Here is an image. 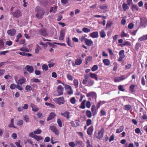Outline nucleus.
I'll return each mask as SVG.
<instances>
[{"label": "nucleus", "mask_w": 147, "mask_h": 147, "mask_svg": "<svg viewBox=\"0 0 147 147\" xmlns=\"http://www.w3.org/2000/svg\"><path fill=\"white\" fill-rule=\"evenodd\" d=\"M54 100L55 103L59 105L63 104L65 102V100L63 96L59 98H55Z\"/></svg>", "instance_id": "f257e3e1"}, {"label": "nucleus", "mask_w": 147, "mask_h": 147, "mask_svg": "<svg viewBox=\"0 0 147 147\" xmlns=\"http://www.w3.org/2000/svg\"><path fill=\"white\" fill-rule=\"evenodd\" d=\"M50 129L57 136H58L59 135V131L57 129L56 126L54 125H51L50 127Z\"/></svg>", "instance_id": "f03ea898"}, {"label": "nucleus", "mask_w": 147, "mask_h": 147, "mask_svg": "<svg viewBox=\"0 0 147 147\" xmlns=\"http://www.w3.org/2000/svg\"><path fill=\"white\" fill-rule=\"evenodd\" d=\"M124 53L125 51L123 50H121L119 51V57L118 59V61L119 62L122 61L125 58V56Z\"/></svg>", "instance_id": "7ed1b4c3"}, {"label": "nucleus", "mask_w": 147, "mask_h": 147, "mask_svg": "<svg viewBox=\"0 0 147 147\" xmlns=\"http://www.w3.org/2000/svg\"><path fill=\"white\" fill-rule=\"evenodd\" d=\"M63 88L61 85H59L57 88V91L58 93L57 96L61 95L63 93Z\"/></svg>", "instance_id": "20e7f679"}, {"label": "nucleus", "mask_w": 147, "mask_h": 147, "mask_svg": "<svg viewBox=\"0 0 147 147\" xmlns=\"http://www.w3.org/2000/svg\"><path fill=\"white\" fill-rule=\"evenodd\" d=\"M13 17L16 18H19L22 16V13L20 11L17 9L15 11L12 13Z\"/></svg>", "instance_id": "39448f33"}, {"label": "nucleus", "mask_w": 147, "mask_h": 147, "mask_svg": "<svg viewBox=\"0 0 147 147\" xmlns=\"http://www.w3.org/2000/svg\"><path fill=\"white\" fill-rule=\"evenodd\" d=\"M127 77V76L126 77H125V75H121V76L118 77L116 78L114 80L115 82H119L125 80L126 78Z\"/></svg>", "instance_id": "423d86ee"}, {"label": "nucleus", "mask_w": 147, "mask_h": 147, "mask_svg": "<svg viewBox=\"0 0 147 147\" xmlns=\"http://www.w3.org/2000/svg\"><path fill=\"white\" fill-rule=\"evenodd\" d=\"M16 31L14 29H12L10 30H8L7 31V34L11 36H14L15 35Z\"/></svg>", "instance_id": "0eeeda50"}, {"label": "nucleus", "mask_w": 147, "mask_h": 147, "mask_svg": "<svg viewBox=\"0 0 147 147\" xmlns=\"http://www.w3.org/2000/svg\"><path fill=\"white\" fill-rule=\"evenodd\" d=\"M25 69L30 73H32L33 72L34 68L32 66L27 65L26 66Z\"/></svg>", "instance_id": "6e6552de"}, {"label": "nucleus", "mask_w": 147, "mask_h": 147, "mask_svg": "<svg viewBox=\"0 0 147 147\" xmlns=\"http://www.w3.org/2000/svg\"><path fill=\"white\" fill-rule=\"evenodd\" d=\"M56 116V115L55 113L53 112L51 113L47 119V121H49L52 119L54 118Z\"/></svg>", "instance_id": "1a4fd4ad"}, {"label": "nucleus", "mask_w": 147, "mask_h": 147, "mask_svg": "<svg viewBox=\"0 0 147 147\" xmlns=\"http://www.w3.org/2000/svg\"><path fill=\"white\" fill-rule=\"evenodd\" d=\"M70 113L69 112L66 111L64 113H61V115L66 117L67 119H69L70 118Z\"/></svg>", "instance_id": "9d476101"}, {"label": "nucleus", "mask_w": 147, "mask_h": 147, "mask_svg": "<svg viewBox=\"0 0 147 147\" xmlns=\"http://www.w3.org/2000/svg\"><path fill=\"white\" fill-rule=\"evenodd\" d=\"M84 43L86 45L88 46H91L93 45V42L91 40L87 38L86 41L84 42Z\"/></svg>", "instance_id": "9b49d317"}, {"label": "nucleus", "mask_w": 147, "mask_h": 147, "mask_svg": "<svg viewBox=\"0 0 147 147\" xmlns=\"http://www.w3.org/2000/svg\"><path fill=\"white\" fill-rule=\"evenodd\" d=\"M89 35L92 38H96L98 36V34L97 32H95L90 33Z\"/></svg>", "instance_id": "f8f14e48"}, {"label": "nucleus", "mask_w": 147, "mask_h": 147, "mask_svg": "<svg viewBox=\"0 0 147 147\" xmlns=\"http://www.w3.org/2000/svg\"><path fill=\"white\" fill-rule=\"evenodd\" d=\"M65 32L64 30H61L60 31L59 39L60 40H62L64 38Z\"/></svg>", "instance_id": "ddd939ff"}, {"label": "nucleus", "mask_w": 147, "mask_h": 147, "mask_svg": "<svg viewBox=\"0 0 147 147\" xmlns=\"http://www.w3.org/2000/svg\"><path fill=\"white\" fill-rule=\"evenodd\" d=\"M26 81V80L25 78H22L19 79L18 82H17V83L18 84L22 85L25 83Z\"/></svg>", "instance_id": "4468645a"}, {"label": "nucleus", "mask_w": 147, "mask_h": 147, "mask_svg": "<svg viewBox=\"0 0 147 147\" xmlns=\"http://www.w3.org/2000/svg\"><path fill=\"white\" fill-rule=\"evenodd\" d=\"M84 79L82 81V84L83 85L86 84L87 82L88 79L89 78V75L86 74L85 75L84 77Z\"/></svg>", "instance_id": "2eb2a0df"}, {"label": "nucleus", "mask_w": 147, "mask_h": 147, "mask_svg": "<svg viewBox=\"0 0 147 147\" xmlns=\"http://www.w3.org/2000/svg\"><path fill=\"white\" fill-rule=\"evenodd\" d=\"M30 106L32 108V110L33 111L36 112L39 110V108L34 104L32 103Z\"/></svg>", "instance_id": "dca6fc26"}, {"label": "nucleus", "mask_w": 147, "mask_h": 147, "mask_svg": "<svg viewBox=\"0 0 147 147\" xmlns=\"http://www.w3.org/2000/svg\"><path fill=\"white\" fill-rule=\"evenodd\" d=\"M39 32L40 34L43 36H45L47 35L46 30L45 28L40 29L39 31Z\"/></svg>", "instance_id": "f3484780"}, {"label": "nucleus", "mask_w": 147, "mask_h": 147, "mask_svg": "<svg viewBox=\"0 0 147 147\" xmlns=\"http://www.w3.org/2000/svg\"><path fill=\"white\" fill-rule=\"evenodd\" d=\"M38 13H39L40 15L38 13L36 15V17L38 19L42 18L43 17V15L44 14V12L43 11H41V12H39V11H38Z\"/></svg>", "instance_id": "a211bd4d"}, {"label": "nucleus", "mask_w": 147, "mask_h": 147, "mask_svg": "<svg viewBox=\"0 0 147 147\" xmlns=\"http://www.w3.org/2000/svg\"><path fill=\"white\" fill-rule=\"evenodd\" d=\"M93 131V127L92 126H91L88 128L87 132V134L90 135L92 134Z\"/></svg>", "instance_id": "6ab92c4d"}, {"label": "nucleus", "mask_w": 147, "mask_h": 147, "mask_svg": "<svg viewBox=\"0 0 147 147\" xmlns=\"http://www.w3.org/2000/svg\"><path fill=\"white\" fill-rule=\"evenodd\" d=\"M86 60V64L87 65L88 63L91 62L92 60V56H89L85 59Z\"/></svg>", "instance_id": "aec40b11"}, {"label": "nucleus", "mask_w": 147, "mask_h": 147, "mask_svg": "<svg viewBox=\"0 0 147 147\" xmlns=\"http://www.w3.org/2000/svg\"><path fill=\"white\" fill-rule=\"evenodd\" d=\"M89 77L95 79L96 80H98V77L96 74L92 73H90Z\"/></svg>", "instance_id": "412c9836"}, {"label": "nucleus", "mask_w": 147, "mask_h": 147, "mask_svg": "<svg viewBox=\"0 0 147 147\" xmlns=\"http://www.w3.org/2000/svg\"><path fill=\"white\" fill-rule=\"evenodd\" d=\"M103 62L105 66H108L110 65V62L108 59H105L103 60Z\"/></svg>", "instance_id": "4be33fe9"}, {"label": "nucleus", "mask_w": 147, "mask_h": 147, "mask_svg": "<svg viewBox=\"0 0 147 147\" xmlns=\"http://www.w3.org/2000/svg\"><path fill=\"white\" fill-rule=\"evenodd\" d=\"M94 135L95 137L99 139H100L101 138V130L99 131L98 133L95 132Z\"/></svg>", "instance_id": "5701e85b"}, {"label": "nucleus", "mask_w": 147, "mask_h": 147, "mask_svg": "<svg viewBox=\"0 0 147 147\" xmlns=\"http://www.w3.org/2000/svg\"><path fill=\"white\" fill-rule=\"evenodd\" d=\"M91 110L93 113L94 115H95L96 113V107L95 105H93L92 106Z\"/></svg>", "instance_id": "b1692460"}, {"label": "nucleus", "mask_w": 147, "mask_h": 147, "mask_svg": "<svg viewBox=\"0 0 147 147\" xmlns=\"http://www.w3.org/2000/svg\"><path fill=\"white\" fill-rule=\"evenodd\" d=\"M82 62V60L79 59H77L75 61V63L76 65H80Z\"/></svg>", "instance_id": "393cba45"}, {"label": "nucleus", "mask_w": 147, "mask_h": 147, "mask_svg": "<svg viewBox=\"0 0 147 147\" xmlns=\"http://www.w3.org/2000/svg\"><path fill=\"white\" fill-rule=\"evenodd\" d=\"M87 97H89V96H91L93 97H94V98H96V95L95 93L91 92H90L88 94H87L86 95Z\"/></svg>", "instance_id": "a878e982"}, {"label": "nucleus", "mask_w": 147, "mask_h": 147, "mask_svg": "<svg viewBox=\"0 0 147 147\" xmlns=\"http://www.w3.org/2000/svg\"><path fill=\"white\" fill-rule=\"evenodd\" d=\"M125 45H127L129 46H130L131 45V44L129 42L126 41H125L123 44H120L119 46L123 47Z\"/></svg>", "instance_id": "bb28decb"}, {"label": "nucleus", "mask_w": 147, "mask_h": 147, "mask_svg": "<svg viewBox=\"0 0 147 147\" xmlns=\"http://www.w3.org/2000/svg\"><path fill=\"white\" fill-rule=\"evenodd\" d=\"M124 129V127L123 126H120L118 129H117L116 133H119L122 132Z\"/></svg>", "instance_id": "cd10ccee"}, {"label": "nucleus", "mask_w": 147, "mask_h": 147, "mask_svg": "<svg viewBox=\"0 0 147 147\" xmlns=\"http://www.w3.org/2000/svg\"><path fill=\"white\" fill-rule=\"evenodd\" d=\"M87 83L88 84V86H91L94 83V81L89 78L88 80Z\"/></svg>", "instance_id": "c85d7f7f"}, {"label": "nucleus", "mask_w": 147, "mask_h": 147, "mask_svg": "<svg viewBox=\"0 0 147 147\" xmlns=\"http://www.w3.org/2000/svg\"><path fill=\"white\" fill-rule=\"evenodd\" d=\"M74 85L76 88L78 87L79 82L78 80L76 79H75L73 81Z\"/></svg>", "instance_id": "c756f323"}, {"label": "nucleus", "mask_w": 147, "mask_h": 147, "mask_svg": "<svg viewBox=\"0 0 147 147\" xmlns=\"http://www.w3.org/2000/svg\"><path fill=\"white\" fill-rule=\"evenodd\" d=\"M67 77L69 80L71 81H72L74 78V77L72 76L70 74H67Z\"/></svg>", "instance_id": "7c9ffc66"}, {"label": "nucleus", "mask_w": 147, "mask_h": 147, "mask_svg": "<svg viewBox=\"0 0 147 147\" xmlns=\"http://www.w3.org/2000/svg\"><path fill=\"white\" fill-rule=\"evenodd\" d=\"M122 7L123 10L125 11L129 9V7L125 3H123L122 4Z\"/></svg>", "instance_id": "2f4dec72"}, {"label": "nucleus", "mask_w": 147, "mask_h": 147, "mask_svg": "<svg viewBox=\"0 0 147 147\" xmlns=\"http://www.w3.org/2000/svg\"><path fill=\"white\" fill-rule=\"evenodd\" d=\"M86 115L87 117L90 118L92 117V113L89 110H87L86 112Z\"/></svg>", "instance_id": "473e14b6"}, {"label": "nucleus", "mask_w": 147, "mask_h": 147, "mask_svg": "<svg viewBox=\"0 0 147 147\" xmlns=\"http://www.w3.org/2000/svg\"><path fill=\"white\" fill-rule=\"evenodd\" d=\"M86 102V100H84L81 102V106L80 108L82 109H84L85 108V104Z\"/></svg>", "instance_id": "72a5a7b5"}, {"label": "nucleus", "mask_w": 147, "mask_h": 147, "mask_svg": "<svg viewBox=\"0 0 147 147\" xmlns=\"http://www.w3.org/2000/svg\"><path fill=\"white\" fill-rule=\"evenodd\" d=\"M136 86L135 84H132L129 87V90L132 92H134V88Z\"/></svg>", "instance_id": "f704fd0d"}, {"label": "nucleus", "mask_w": 147, "mask_h": 147, "mask_svg": "<svg viewBox=\"0 0 147 147\" xmlns=\"http://www.w3.org/2000/svg\"><path fill=\"white\" fill-rule=\"evenodd\" d=\"M141 47V44L139 42H137L136 44L135 47V50L138 51L140 47Z\"/></svg>", "instance_id": "c9c22d12"}, {"label": "nucleus", "mask_w": 147, "mask_h": 147, "mask_svg": "<svg viewBox=\"0 0 147 147\" xmlns=\"http://www.w3.org/2000/svg\"><path fill=\"white\" fill-rule=\"evenodd\" d=\"M75 142L76 146H80L82 144V142L80 140H77Z\"/></svg>", "instance_id": "e433bc0d"}, {"label": "nucleus", "mask_w": 147, "mask_h": 147, "mask_svg": "<svg viewBox=\"0 0 147 147\" xmlns=\"http://www.w3.org/2000/svg\"><path fill=\"white\" fill-rule=\"evenodd\" d=\"M131 9L133 11H134L135 10L138 11V8L136 5L133 4L131 6Z\"/></svg>", "instance_id": "4c0bfd02"}, {"label": "nucleus", "mask_w": 147, "mask_h": 147, "mask_svg": "<svg viewBox=\"0 0 147 147\" xmlns=\"http://www.w3.org/2000/svg\"><path fill=\"white\" fill-rule=\"evenodd\" d=\"M114 67L113 70L115 71H117L118 68V64L116 62H114L113 63Z\"/></svg>", "instance_id": "58836bf2"}, {"label": "nucleus", "mask_w": 147, "mask_h": 147, "mask_svg": "<svg viewBox=\"0 0 147 147\" xmlns=\"http://www.w3.org/2000/svg\"><path fill=\"white\" fill-rule=\"evenodd\" d=\"M82 30L85 33H88L90 32V29L85 27L82 28Z\"/></svg>", "instance_id": "ea45409f"}, {"label": "nucleus", "mask_w": 147, "mask_h": 147, "mask_svg": "<svg viewBox=\"0 0 147 147\" xmlns=\"http://www.w3.org/2000/svg\"><path fill=\"white\" fill-rule=\"evenodd\" d=\"M42 68L43 70L47 71L48 69V65H47L44 64L42 65Z\"/></svg>", "instance_id": "a19ab883"}, {"label": "nucleus", "mask_w": 147, "mask_h": 147, "mask_svg": "<svg viewBox=\"0 0 147 147\" xmlns=\"http://www.w3.org/2000/svg\"><path fill=\"white\" fill-rule=\"evenodd\" d=\"M124 107H125V109L127 111H129L131 108V106L129 105H125Z\"/></svg>", "instance_id": "79ce46f5"}, {"label": "nucleus", "mask_w": 147, "mask_h": 147, "mask_svg": "<svg viewBox=\"0 0 147 147\" xmlns=\"http://www.w3.org/2000/svg\"><path fill=\"white\" fill-rule=\"evenodd\" d=\"M92 123V121L90 119H88L87 120L86 122V125L87 126L90 125Z\"/></svg>", "instance_id": "37998d69"}, {"label": "nucleus", "mask_w": 147, "mask_h": 147, "mask_svg": "<svg viewBox=\"0 0 147 147\" xmlns=\"http://www.w3.org/2000/svg\"><path fill=\"white\" fill-rule=\"evenodd\" d=\"M87 38H86L84 36H82L80 38V40L82 42H84L86 41V39H87Z\"/></svg>", "instance_id": "c03bdc74"}, {"label": "nucleus", "mask_w": 147, "mask_h": 147, "mask_svg": "<svg viewBox=\"0 0 147 147\" xmlns=\"http://www.w3.org/2000/svg\"><path fill=\"white\" fill-rule=\"evenodd\" d=\"M41 130L39 129H38L37 130H35L34 132V133L35 134H39L41 133Z\"/></svg>", "instance_id": "a18cd8bd"}, {"label": "nucleus", "mask_w": 147, "mask_h": 147, "mask_svg": "<svg viewBox=\"0 0 147 147\" xmlns=\"http://www.w3.org/2000/svg\"><path fill=\"white\" fill-rule=\"evenodd\" d=\"M98 68L97 65H94L91 68V70L93 71H94L96 70Z\"/></svg>", "instance_id": "49530a36"}, {"label": "nucleus", "mask_w": 147, "mask_h": 147, "mask_svg": "<svg viewBox=\"0 0 147 147\" xmlns=\"http://www.w3.org/2000/svg\"><path fill=\"white\" fill-rule=\"evenodd\" d=\"M57 123L59 127H61L62 126V123L60 119H57Z\"/></svg>", "instance_id": "de8ad7c7"}, {"label": "nucleus", "mask_w": 147, "mask_h": 147, "mask_svg": "<svg viewBox=\"0 0 147 147\" xmlns=\"http://www.w3.org/2000/svg\"><path fill=\"white\" fill-rule=\"evenodd\" d=\"M34 138L38 141H39L42 139V138L41 137L39 136L36 135L35 136Z\"/></svg>", "instance_id": "09e8293b"}, {"label": "nucleus", "mask_w": 147, "mask_h": 147, "mask_svg": "<svg viewBox=\"0 0 147 147\" xmlns=\"http://www.w3.org/2000/svg\"><path fill=\"white\" fill-rule=\"evenodd\" d=\"M4 43L2 40H0V49L4 48Z\"/></svg>", "instance_id": "8fccbe9b"}, {"label": "nucleus", "mask_w": 147, "mask_h": 147, "mask_svg": "<svg viewBox=\"0 0 147 147\" xmlns=\"http://www.w3.org/2000/svg\"><path fill=\"white\" fill-rule=\"evenodd\" d=\"M87 147H93L92 145H91L90 142L89 140H88L86 142Z\"/></svg>", "instance_id": "3c124183"}, {"label": "nucleus", "mask_w": 147, "mask_h": 147, "mask_svg": "<svg viewBox=\"0 0 147 147\" xmlns=\"http://www.w3.org/2000/svg\"><path fill=\"white\" fill-rule=\"evenodd\" d=\"M141 26L145 28L146 25V23L145 21L141 20Z\"/></svg>", "instance_id": "603ef678"}, {"label": "nucleus", "mask_w": 147, "mask_h": 147, "mask_svg": "<svg viewBox=\"0 0 147 147\" xmlns=\"http://www.w3.org/2000/svg\"><path fill=\"white\" fill-rule=\"evenodd\" d=\"M145 40H146L145 35H143L139 38V40L140 41H142Z\"/></svg>", "instance_id": "864d4df0"}, {"label": "nucleus", "mask_w": 147, "mask_h": 147, "mask_svg": "<svg viewBox=\"0 0 147 147\" xmlns=\"http://www.w3.org/2000/svg\"><path fill=\"white\" fill-rule=\"evenodd\" d=\"M118 89L120 91H121L123 92L125 90V89L123 88V86L121 85H120L119 86Z\"/></svg>", "instance_id": "5fc2aeb1"}, {"label": "nucleus", "mask_w": 147, "mask_h": 147, "mask_svg": "<svg viewBox=\"0 0 147 147\" xmlns=\"http://www.w3.org/2000/svg\"><path fill=\"white\" fill-rule=\"evenodd\" d=\"M15 144L17 146V147H22V146L20 145V141L19 140L18 142H16Z\"/></svg>", "instance_id": "6e6d98bb"}, {"label": "nucleus", "mask_w": 147, "mask_h": 147, "mask_svg": "<svg viewBox=\"0 0 147 147\" xmlns=\"http://www.w3.org/2000/svg\"><path fill=\"white\" fill-rule=\"evenodd\" d=\"M134 26V24L132 23H129L128 26V28L130 29H131Z\"/></svg>", "instance_id": "4d7b16f0"}, {"label": "nucleus", "mask_w": 147, "mask_h": 147, "mask_svg": "<svg viewBox=\"0 0 147 147\" xmlns=\"http://www.w3.org/2000/svg\"><path fill=\"white\" fill-rule=\"evenodd\" d=\"M31 81L32 82H34L36 83L37 82H40V81L38 79L36 78H33L31 79Z\"/></svg>", "instance_id": "13d9d810"}, {"label": "nucleus", "mask_w": 147, "mask_h": 147, "mask_svg": "<svg viewBox=\"0 0 147 147\" xmlns=\"http://www.w3.org/2000/svg\"><path fill=\"white\" fill-rule=\"evenodd\" d=\"M67 44L70 47H73V45L71 43L70 40L69 38H68V40L67 41Z\"/></svg>", "instance_id": "bf43d9fd"}, {"label": "nucleus", "mask_w": 147, "mask_h": 147, "mask_svg": "<svg viewBox=\"0 0 147 147\" xmlns=\"http://www.w3.org/2000/svg\"><path fill=\"white\" fill-rule=\"evenodd\" d=\"M16 87V85L14 84H12L10 86V88L11 89H14Z\"/></svg>", "instance_id": "052dcab7"}, {"label": "nucleus", "mask_w": 147, "mask_h": 147, "mask_svg": "<svg viewBox=\"0 0 147 147\" xmlns=\"http://www.w3.org/2000/svg\"><path fill=\"white\" fill-rule=\"evenodd\" d=\"M69 145L71 147H74L76 146V144L73 142H71L69 143Z\"/></svg>", "instance_id": "680f3d73"}, {"label": "nucleus", "mask_w": 147, "mask_h": 147, "mask_svg": "<svg viewBox=\"0 0 147 147\" xmlns=\"http://www.w3.org/2000/svg\"><path fill=\"white\" fill-rule=\"evenodd\" d=\"M91 105V102L89 101H87L86 102V107L88 108H90V107Z\"/></svg>", "instance_id": "e2e57ef3"}, {"label": "nucleus", "mask_w": 147, "mask_h": 147, "mask_svg": "<svg viewBox=\"0 0 147 147\" xmlns=\"http://www.w3.org/2000/svg\"><path fill=\"white\" fill-rule=\"evenodd\" d=\"M76 100L74 97L71 98L70 100L71 102L73 104H74L76 103Z\"/></svg>", "instance_id": "0e129e2a"}, {"label": "nucleus", "mask_w": 147, "mask_h": 147, "mask_svg": "<svg viewBox=\"0 0 147 147\" xmlns=\"http://www.w3.org/2000/svg\"><path fill=\"white\" fill-rule=\"evenodd\" d=\"M23 121L22 120H21L19 121L17 123V125L18 126H20L22 125H23Z\"/></svg>", "instance_id": "69168bd1"}, {"label": "nucleus", "mask_w": 147, "mask_h": 147, "mask_svg": "<svg viewBox=\"0 0 147 147\" xmlns=\"http://www.w3.org/2000/svg\"><path fill=\"white\" fill-rule=\"evenodd\" d=\"M108 8V5L107 4H103L102 5V9H106Z\"/></svg>", "instance_id": "338daca9"}, {"label": "nucleus", "mask_w": 147, "mask_h": 147, "mask_svg": "<svg viewBox=\"0 0 147 147\" xmlns=\"http://www.w3.org/2000/svg\"><path fill=\"white\" fill-rule=\"evenodd\" d=\"M12 42L10 41H7L6 42V45L8 46H11L12 44Z\"/></svg>", "instance_id": "774afa93"}]
</instances>
